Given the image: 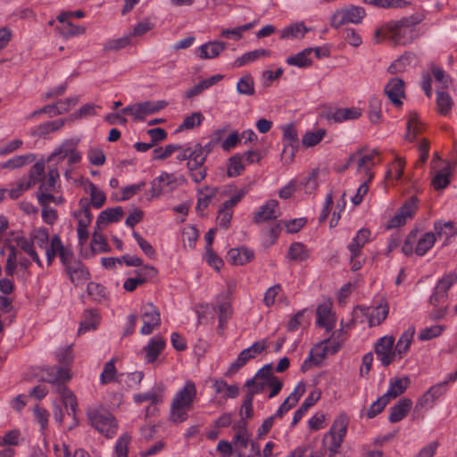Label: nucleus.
Here are the masks:
<instances>
[{"label": "nucleus", "mask_w": 457, "mask_h": 457, "mask_svg": "<svg viewBox=\"0 0 457 457\" xmlns=\"http://www.w3.org/2000/svg\"><path fill=\"white\" fill-rule=\"evenodd\" d=\"M349 420L345 414L339 415L329 431L322 438V447L313 452L311 445L295 449L287 457H337L346 435Z\"/></svg>", "instance_id": "1"}, {"label": "nucleus", "mask_w": 457, "mask_h": 457, "mask_svg": "<svg viewBox=\"0 0 457 457\" xmlns=\"http://www.w3.org/2000/svg\"><path fill=\"white\" fill-rule=\"evenodd\" d=\"M425 19L424 14L415 13L408 17H403L397 21H391L384 25V30L389 34V40L395 45H403L411 43L418 34L415 26Z\"/></svg>", "instance_id": "2"}, {"label": "nucleus", "mask_w": 457, "mask_h": 457, "mask_svg": "<svg viewBox=\"0 0 457 457\" xmlns=\"http://www.w3.org/2000/svg\"><path fill=\"white\" fill-rule=\"evenodd\" d=\"M272 370V364L264 365L245 383L244 386L248 388V391L253 395L262 394L269 388L268 397L270 399L275 397L281 391L283 381L273 374Z\"/></svg>", "instance_id": "3"}, {"label": "nucleus", "mask_w": 457, "mask_h": 457, "mask_svg": "<svg viewBox=\"0 0 457 457\" xmlns=\"http://www.w3.org/2000/svg\"><path fill=\"white\" fill-rule=\"evenodd\" d=\"M87 416L92 427L107 438L113 437L118 430V424L113 415L104 409H91Z\"/></svg>", "instance_id": "4"}, {"label": "nucleus", "mask_w": 457, "mask_h": 457, "mask_svg": "<svg viewBox=\"0 0 457 457\" xmlns=\"http://www.w3.org/2000/svg\"><path fill=\"white\" fill-rule=\"evenodd\" d=\"M205 160L206 154H204L203 146L200 144H196L194 146L192 156L187 162L190 176L196 183L201 182L206 177V168L204 165Z\"/></svg>", "instance_id": "5"}, {"label": "nucleus", "mask_w": 457, "mask_h": 457, "mask_svg": "<svg viewBox=\"0 0 457 457\" xmlns=\"http://www.w3.org/2000/svg\"><path fill=\"white\" fill-rule=\"evenodd\" d=\"M394 345L395 337L393 336L380 337L374 345V352L384 367H388L397 356Z\"/></svg>", "instance_id": "6"}, {"label": "nucleus", "mask_w": 457, "mask_h": 457, "mask_svg": "<svg viewBox=\"0 0 457 457\" xmlns=\"http://www.w3.org/2000/svg\"><path fill=\"white\" fill-rule=\"evenodd\" d=\"M418 198L416 196L410 197L392 217L387 225V228H395L401 227L406 223L408 218H411L415 213L418 206Z\"/></svg>", "instance_id": "7"}, {"label": "nucleus", "mask_w": 457, "mask_h": 457, "mask_svg": "<svg viewBox=\"0 0 457 457\" xmlns=\"http://www.w3.org/2000/svg\"><path fill=\"white\" fill-rule=\"evenodd\" d=\"M379 152L378 150H372L368 154H364V149L361 148L357 150L351 156H354V162L357 166L358 171H363L368 176V181H371L373 179V173L371 169L376 165V159L378 157Z\"/></svg>", "instance_id": "8"}, {"label": "nucleus", "mask_w": 457, "mask_h": 457, "mask_svg": "<svg viewBox=\"0 0 457 457\" xmlns=\"http://www.w3.org/2000/svg\"><path fill=\"white\" fill-rule=\"evenodd\" d=\"M42 370L46 374V377L42 378L40 380L53 385L54 390L60 385L66 386V383L71 378L67 367L48 366L43 368Z\"/></svg>", "instance_id": "9"}, {"label": "nucleus", "mask_w": 457, "mask_h": 457, "mask_svg": "<svg viewBox=\"0 0 457 457\" xmlns=\"http://www.w3.org/2000/svg\"><path fill=\"white\" fill-rule=\"evenodd\" d=\"M385 95L396 107L403 105V99L406 98L405 82L399 78L391 79L384 88Z\"/></svg>", "instance_id": "10"}, {"label": "nucleus", "mask_w": 457, "mask_h": 457, "mask_svg": "<svg viewBox=\"0 0 457 457\" xmlns=\"http://www.w3.org/2000/svg\"><path fill=\"white\" fill-rule=\"evenodd\" d=\"M143 326L141 327V334L150 335L153 330L161 324V315L154 303H149L143 307L142 313Z\"/></svg>", "instance_id": "11"}, {"label": "nucleus", "mask_w": 457, "mask_h": 457, "mask_svg": "<svg viewBox=\"0 0 457 457\" xmlns=\"http://www.w3.org/2000/svg\"><path fill=\"white\" fill-rule=\"evenodd\" d=\"M331 306L332 303L327 301L319 304L316 311L317 325L324 327L327 331H331L336 326V316L331 312Z\"/></svg>", "instance_id": "12"}, {"label": "nucleus", "mask_w": 457, "mask_h": 457, "mask_svg": "<svg viewBox=\"0 0 457 457\" xmlns=\"http://www.w3.org/2000/svg\"><path fill=\"white\" fill-rule=\"evenodd\" d=\"M65 270L71 282L76 287L83 285L90 278L88 270L80 261L71 262Z\"/></svg>", "instance_id": "13"}, {"label": "nucleus", "mask_w": 457, "mask_h": 457, "mask_svg": "<svg viewBox=\"0 0 457 457\" xmlns=\"http://www.w3.org/2000/svg\"><path fill=\"white\" fill-rule=\"evenodd\" d=\"M278 205V203L277 200L268 201L258 212H255L253 221L255 223H262L277 219L280 215Z\"/></svg>", "instance_id": "14"}, {"label": "nucleus", "mask_w": 457, "mask_h": 457, "mask_svg": "<svg viewBox=\"0 0 457 457\" xmlns=\"http://www.w3.org/2000/svg\"><path fill=\"white\" fill-rule=\"evenodd\" d=\"M176 184L177 179L174 174L162 172L151 183V198L159 196L166 187L172 189L173 186Z\"/></svg>", "instance_id": "15"}, {"label": "nucleus", "mask_w": 457, "mask_h": 457, "mask_svg": "<svg viewBox=\"0 0 457 457\" xmlns=\"http://www.w3.org/2000/svg\"><path fill=\"white\" fill-rule=\"evenodd\" d=\"M196 386L195 384L188 380L186 382L184 387L179 390L175 397L173 398V402L176 403H180L186 407L192 408L193 403L196 398Z\"/></svg>", "instance_id": "16"}, {"label": "nucleus", "mask_w": 457, "mask_h": 457, "mask_svg": "<svg viewBox=\"0 0 457 457\" xmlns=\"http://www.w3.org/2000/svg\"><path fill=\"white\" fill-rule=\"evenodd\" d=\"M448 382L445 381L431 386L415 405L416 410L424 408L427 405H432L434 402L445 391Z\"/></svg>", "instance_id": "17"}, {"label": "nucleus", "mask_w": 457, "mask_h": 457, "mask_svg": "<svg viewBox=\"0 0 457 457\" xmlns=\"http://www.w3.org/2000/svg\"><path fill=\"white\" fill-rule=\"evenodd\" d=\"M254 257L252 250L246 247L232 248L228 252V261L233 265H245Z\"/></svg>", "instance_id": "18"}, {"label": "nucleus", "mask_w": 457, "mask_h": 457, "mask_svg": "<svg viewBox=\"0 0 457 457\" xmlns=\"http://www.w3.org/2000/svg\"><path fill=\"white\" fill-rule=\"evenodd\" d=\"M165 345L166 343L162 337H154L151 338L144 348L146 361L149 363L154 362L159 354L163 351Z\"/></svg>", "instance_id": "19"}, {"label": "nucleus", "mask_w": 457, "mask_h": 457, "mask_svg": "<svg viewBox=\"0 0 457 457\" xmlns=\"http://www.w3.org/2000/svg\"><path fill=\"white\" fill-rule=\"evenodd\" d=\"M55 393L61 395L65 408H71V412L68 411V415H72L74 419H76L78 403L75 395L71 390H69L66 386L62 385H60L57 388H55Z\"/></svg>", "instance_id": "20"}, {"label": "nucleus", "mask_w": 457, "mask_h": 457, "mask_svg": "<svg viewBox=\"0 0 457 457\" xmlns=\"http://www.w3.org/2000/svg\"><path fill=\"white\" fill-rule=\"evenodd\" d=\"M412 405L411 399L403 398L401 399L397 404H395L390 409L389 420L392 423H395L403 420L407 413L410 411Z\"/></svg>", "instance_id": "21"}, {"label": "nucleus", "mask_w": 457, "mask_h": 457, "mask_svg": "<svg viewBox=\"0 0 457 457\" xmlns=\"http://www.w3.org/2000/svg\"><path fill=\"white\" fill-rule=\"evenodd\" d=\"M123 214L124 212L120 206L108 208L103 211L96 220L97 228L100 229L103 225L107 223L119 221L122 218Z\"/></svg>", "instance_id": "22"}, {"label": "nucleus", "mask_w": 457, "mask_h": 457, "mask_svg": "<svg viewBox=\"0 0 457 457\" xmlns=\"http://www.w3.org/2000/svg\"><path fill=\"white\" fill-rule=\"evenodd\" d=\"M167 105L165 101H158L156 103L146 101L137 104V120H144L145 115L154 113Z\"/></svg>", "instance_id": "23"}, {"label": "nucleus", "mask_w": 457, "mask_h": 457, "mask_svg": "<svg viewBox=\"0 0 457 457\" xmlns=\"http://www.w3.org/2000/svg\"><path fill=\"white\" fill-rule=\"evenodd\" d=\"M388 312V303L385 297H382L369 319L370 327L381 324L386 319Z\"/></svg>", "instance_id": "24"}, {"label": "nucleus", "mask_w": 457, "mask_h": 457, "mask_svg": "<svg viewBox=\"0 0 457 457\" xmlns=\"http://www.w3.org/2000/svg\"><path fill=\"white\" fill-rule=\"evenodd\" d=\"M226 44L224 42L213 41L204 44L200 46L199 57L202 59H211L217 57L224 49Z\"/></svg>", "instance_id": "25"}, {"label": "nucleus", "mask_w": 457, "mask_h": 457, "mask_svg": "<svg viewBox=\"0 0 457 457\" xmlns=\"http://www.w3.org/2000/svg\"><path fill=\"white\" fill-rule=\"evenodd\" d=\"M321 392L319 389H315L310 393L309 396L304 400L303 403L299 407V409L295 412L292 425H295L303 416V414L307 411V410L314 405L317 401L320 398Z\"/></svg>", "instance_id": "26"}, {"label": "nucleus", "mask_w": 457, "mask_h": 457, "mask_svg": "<svg viewBox=\"0 0 457 457\" xmlns=\"http://www.w3.org/2000/svg\"><path fill=\"white\" fill-rule=\"evenodd\" d=\"M370 231L367 228H361L356 237L353 239V242L349 245L348 248L352 253L353 258H356L360 255L361 250L369 240Z\"/></svg>", "instance_id": "27"}, {"label": "nucleus", "mask_w": 457, "mask_h": 457, "mask_svg": "<svg viewBox=\"0 0 457 457\" xmlns=\"http://www.w3.org/2000/svg\"><path fill=\"white\" fill-rule=\"evenodd\" d=\"M78 143L74 140L64 141L54 152L48 157V162L56 160L57 162L63 161L69 156L72 150L77 147Z\"/></svg>", "instance_id": "28"}, {"label": "nucleus", "mask_w": 457, "mask_h": 457, "mask_svg": "<svg viewBox=\"0 0 457 457\" xmlns=\"http://www.w3.org/2000/svg\"><path fill=\"white\" fill-rule=\"evenodd\" d=\"M414 333H415L414 328L413 327L409 328L405 332H403L402 334V336L398 339L396 345H395V349H396L397 356L399 357V359H402L403 355H404L410 349Z\"/></svg>", "instance_id": "29"}, {"label": "nucleus", "mask_w": 457, "mask_h": 457, "mask_svg": "<svg viewBox=\"0 0 457 457\" xmlns=\"http://www.w3.org/2000/svg\"><path fill=\"white\" fill-rule=\"evenodd\" d=\"M410 378L408 377L400 378L391 382L389 388L386 394H384L390 401L391 398H396L397 396L403 394L410 384Z\"/></svg>", "instance_id": "30"}, {"label": "nucleus", "mask_w": 457, "mask_h": 457, "mask_svg": "<svg viewBox=\"0 0 457 457\" xmlns=\"http://www.w3.org/2000/svg\"><path fill=\"white\" fill-rule=\"evenodd\" d=\"M452 174V167L450 162H446V166L432 179L431 185L436 190L445 188L450 184V176Z\"/></svg>", "instance_id": "31"}, {"label": "nucleus", "mask_w": 457, "mask_h": 457, "mask_svg": "<svg viewBox=\"0 0 457 457\" xmlns=\"http://www.w3.org/2000/svg\"><path fill=\"white\" fill-rule=\"evenodd\" d=\"M422 131V123L419 120L418 114L411 112L409 114V120L407 122V133L405 135L406 140L411 142L415 139L416 136Z\"/></svg>", "instance_id": "32"}, {"label": "nucleus", "mask_w": 457, "mask_h": 457, "mask_svg": "<svg viewBox=\"0 0 457 457\" xmlns=\"http://www.w3.org/2000/svg\"><path fill=\"white\" fill-rule=\"evenodd\" d=\"M58 179L59 171L57 167L50 168L47 175L44 176L40 180L39 192H51L54 188L55 182Z\"/></svg>", "instance_id": "33"}, {"label": "nucleus", "mask_w": 457, "mask_h": 457, "mask_svg": "<svg viewBox=\"0 0 457 457\" xmlns=\"http://www.w3.org/2000/svg\"><path fill=\"white\" fill-rule=\"evenodd\" d=\"M219 312V325L217 328L218 333L222 336L224 328L228 320L232 316V307L231 304L228 302L221 303L217 306Z\"/></svg>", "instance_id": "34"}, {"label": "nucleus", "mask_w": 457, "mask_h": 457, "mask_svg": "<svg viewBox=\"0 0 457 457\" xmlns=\"http://www.w3.org/2000/svg\"><path fill=\"white\" fill-rule=\"evenodd\" d=\"M99 324V316L95 310H87L85 312V319L80 322L78 333L81 334L91 329H96Z\"/></svg>", "instance_id": "35"}, {"label": "nucleus", "mask_w": 457, "mask_h": 457, "mask_svg": "<svg viewBox=\"0 0 457 457\" xmlns=\"http://www.w3.org/2000/svg\"><path fill=\"white\" fill-rule=\"evenodd\" d=\"M90 248L93 256L97 253H107L110 251V246L106 239L97 231L93 233Z\"/></svg>", "instance_id": "36"}, {"label": "nucleus", "mask_w": 457, "mask_h": 457, "mask_svg": "<svg viewBox=\"0 0 457 457\" xmlns=\"http://www.w3.org/2000/svg\"><path fill=\"white\" fill-rule=\"evenodd\" d=\"M217 188L205 187L198 190L197 211H203L209 205L211 200L216 195Z\"/></svg>", "instance_id": "37"}, {"label": "nucleus", "mask_w": 457, "mask_h": 457, "mask_svg": "<svg viewBox=\"0 0 457 457\" xmlns=\"http://www.w3.org/2000/svg\"><path fill=\"white\" fill-rule=\"evenodd\" d=\"M436 237L433 232L425 233L419 240L415 248V253L424 255L435 244Z\"/></svg>", "instance_id": "38"}, {"label": "nucleus", "mask_w": 457, "mask_h": 457, "mask_svg": "<svg viewBox=\"0 0 457 457\" xmlns=\"http://www.w3.org/2000/svg\"><path fill=\"white\" fill-rule=\"evenodd\" d=\"M342 11L347 23H360L366 15L363 8L355 5L344 8Z\"/></svg>", "instance_id": "39"}, {"label": "nucleus", "mask_w": 457, "mask_h": 457, "mask_svg": "<svg viewBox=\"0 0 457 457\" xmlns=\"http://www.w3.org/2000/svg\"><path fill=\"white\" fill-rule=\"evenodd\" d=\"M436 95L437 112L442 115H447L453 105L452 97L449 94L440 90L437 91Z\"/></svg>", "instance_id": "40"}, {"label": "nucleus", "mask_w": 457, "mask_h": 457, "mask_svg": "<svg viewBox=\"0 0 457 457\" xmlns=\"http://www.w3.org/2000/svg\"><path fill=\"white\" fill-rule=\"evenodd\" d=\"M312 52V48H305L297 54L289 56L287 59V62L289 65H294L297 67L310 66L312 64V60L309 58V55L311 54Z\"/></svg>", "instance_id": "41"}, {"label": "nucleus", "mask_w": 457, "mask_h": 457, "mask_svg": "<svg viewBox=\"0 0 457 457\" xmlns=\"http://www.w3.org/2000/svg\"><path fill=\"white\" fill-rule=\"evenodd\" d=\"M30 239L32 240L33 247L37 246L40 249H45L49 243V234L46 228H35L30 233Z\"/></svg>", "instance_id": "42"}, {"label": "nucleus", "mask_w": 457, "mask_h": 457, "mask_svg": "<svg viewBox=\"0 0 457 457\" xmlns=\"http://www.w3.org/2000/svg\"><path fill=\"white\" fill-rule=\"evenodd\" d=\"M288 256L295 262H304L309 257V250L302 243H293L288 250Z\"/></svg>", "instance_id": "43"}, {"label": "nucleus", "mask_w": 457, "mask_h": 457, "mask_svg": "<svg viewBox=\"0 0 457 457\" xmlns=\"http://www.w3.org/2000/svg\"><path fill=\"white\" fill-rule=\"evenodd\" d=\"M190 409V407H186L172 401L170 413V420L174 423H181L185 421L188 417L187 412Z\"/></svg>", "instance_id": "44"}, {"label": "nucleus", "mask_w": 457, "mask_h": 457, "mask_svg": "<svg viewBox=\"0 0 457 457\" xmlns=\"http://www.w3.org/2000/svg\"><path fill=\"white\" fill-rule=\"evenodd\" d=\"M270 55V52L266 49H256L243 54L235 62L237 66H243L248 62H253L260 57H267Z\"/></svg>", "instance_id": "45"}, {"label": "nucleus", "mask_w": 457, "mask_h": 457, "mask_svg": "<svg viewBox=\"0 0 457 457\" xmlns=\"http://www.w3.org/2000/svg\"><path fill=\"white\" fill-rule=\"evenodd\" d=\"M307 31H309V29L306 28L303 22L295 23L286 27L281 31L280 38L297 37L299 36L303 37Z\"/></svg>", "instance_id": "46"}, {"label": "nucleus", "mask_w": 457, "mask_h": 457, "mask_svg": "<svg viewBox=\"0 0 457 457\" xmlns=\"http://www.w3.org/2000/svg\"><path fill=\"white\" fill-rule=\"evenodd\" d=\"M15 240L17 242L18 246H20L24 252H26L38 266L42 265L39 256L37 253L35 248L33 247L32 240L30 239V237L28 239L24 237H16Z\"/></svg>", "instance_id": "47"}, {"label": "nucleus", "mask_w": 457, "mask_h": 457, "mask_svg": "<svg viewBox=\"0 0 457 457\" xmlns=\"http://www.w3.org/2000/svg\"><path fill=\"white\" fill-rule=\"evenodd\" d=\"M237 90L241 95L253 96L254 90V81L250 74L243 76L237 84Z\"/></svg>", "instance_id": "48"}, {"label": "nucleus", "mask_w": 457, "mask_h": 457, "mask_svg": "<svg viewBox=\"0 0 457 457\" xmlns=\"http://www.w3.org/2000/svg\"><path fill=\"white\" fill-rule=\"evenodd\" d=\"M34 154L18 155L1 164L4 169H17L34 161Z\"/></svg>", "instance_id": "49"}, {"label": "nucleus", "mask_w": 457, "mask_h": 457, "mask_svg": "<svg viewBox=\"0 0 457 457\" xmlns=\"http://www.w3.org/2000/svg\"><path fill=\"white\" fill-rule=\"evenodd\" d=\"M361 112L359 108H345L339 109L334 113V120L336 121H344L346 120H354L361 117Z\"/></svg>", "instance_id": "50"}, {"label": "nucleus", "mask_w": 457, "mask_h": 457, "mask_svg": "<svg viewBox=\"0 0 457 457\" xmlns=\"http://www.w3.org/2000/svg\"><path fill=\"white\" fill-rule=\"evenodd\" d=\"M249 434H235L233 437V444L236 451L237 452L238 457H246V450L249 445Z\"/></svg>", "instance_id": "51"}, {"label": "nucleus", "mask_w": 457, "mask_h": 457, "mask_svg": "<svg viewBox=\"0 0 457 457\" xmlns=\"http://www.w3.org/2000/svg\"><path fill=\"white\" fill-rule=\"evenodd\" d=\"M115 360L112 359L110 361H107L104 366V370L100 375V382L103 385L112 383L115 379V376L117 373L115 365Z\"/></svg>", "instance_id": "52"}, {"label": "nucleus", "mask_w": 457, "mask_h": 457, "mask_svg": "<svg viewBox=\"0 0 457 457\" xmlns=\"http://www.w3.org/2000/svg\"><path fill=\"white\" fill-rule=\"evenodd\" d=\"M430 71L435 79L441 84V87L443 89L449 87V86L452 84V79L448 74L445 72V71H443L442 68L435 64H431Z\"/></svg>", "instance_id": "53"}, {"label": "nucleus", "mask_w": 457, "mask_h": 457, "mask_svg": "<svg viewBox=\"0 0 457 457\" xmlns=\"http://www.w3.org/2000/svg\"><path fill=\"white\" fill-rule=\"evenodd\" d=\"M253 359V355L247 353L245 350H243L238 354L237 360L233 361L228 369L227 375L237 373L243 366H245L248 361Z\"/></svg>", "instance_id": "54"}, {"label": "nucleus", "mask_w": 457, "mask_h": 457, "mask_svg": "<svg viewBox=\"0 0 457 457\" xmlns=\"http://www.w3.org/2000/svg\"><path fill=\"white\" fill-rule=\"evenodd\" d=\"M44 172L45 163L42 162H36L29 170V179L26 183L29 184V187H32L36 183L40 182V180L44 177Z\"/></svg>", "instance_id": "55"}, {"label": "nucleus", "mask_w": 457, "mask_h": 457, "mask_svg": "<svg viewBox=\"0 0 457 457\" xmlns=\"http://www.w3.org/2000/svg\"><path fill=\"white\" fill-rule=\"evenodd\" d=\"M89 191H90V204H92L95 208H101L106 200L105 195L103 191L97 189V187L92 183L88 184Z\"/></svg>", "instance_id": "56"}, {"label": "nucleus", "mask_w": 457, "mask_h": 457, "mask_svg": "<svg viewBox=\"0 0 457 457\" xmlns=\"http://www.w3.org/2000/svg\"><path fill=\"white\" fill-rule=\"evenodd\" d=\"M253 395L247 391L246 395L244 397L243 403L240 407L239 414L241 418L245 420L251 419L253 416Z\"/></svg>", "instance_id": "57"}, {"label": "nucleus", "mask_w": 457, "mask_h": 457, "mask_svg": "<svg viewBox=\"0 0 457 457\" xmlns=\"http://www.w3.org/2000/svg\"><path fill=\"white\" fill-rule=\"evenodd\" d=\"M199 237L198 230L192 226L186 227L182 232V241L184 246L193 248Z\"/></svg>", "instance_id": "58"}, {"label": "nucleus", "mask_w": 457, "mask_h": 457, "mask_svg": "<svg viewBox=\"0 0 457 457\" xmlns=\"http://www.w3.org/2000/svg\"><path fill=\"white\" fill-rule=\"evenodd\" d=\"M157 269L150 265H141L139 269L135 270L136 278L143 279V284L154 278L157 275Z\"/></svg>", "instance_id": "59"}, {"label": "nucleus", "mask_w": 457, "mask_h": 457, "mask_svg": "<svg viewBox=\"0 0 457 457\" xmlns=\"http://www.w3.org/2000/svg\"><path fill=\"white\" fill-rule=\"evenodd\" d=\"M326 134L325 129H318L313 132H307L302 139L303 145L306 147L314 146L319 144Z\"/></svg>", "instance_id": "60"}, {"label": "nucleus", "mask_w": 457, "mask_h": 457, "mask_svg": "<svg viewBox=\"0 0 457 457\" xmlns=\"http://www.w3.org/2000/svg\"><path fill=\"white\" fill-rule=\"evenodd\" d=\"M203 120L204 116L201 112H194L185 118L182 124L179 125L178 131L194 129L195 127L199 126Z\"/></svg>", "instance_id": "61"}, {"label": "nucleus", "mask_w": 457, "mask_h": 457, "mask_svg": "<svg viewBox=\"0 0 457 457\" xmlns=\"http://www.w3.org/2000/svg\"><path fill=\"white\" fill-rule=\"evenodd\" d=\"M64 125L63 120H56L39 125L36 130V134L38 136L46 135L50 132L60 129Z\"/></svg>", "instance_id": "62"}, {"label": "nucleus", "mask_w": 457, "mask_h": 457, "mask_svg": "<svg viewBox=\"0 0 457 457\" xmlns=\"http://www.w3.org/2000/svg\"><path fill=\"white\" fill-rule=\"evenodd\" d=\"M245 169V166L242 164V158L239 155H234L229 158L228 165V175L229 177H237L241 171Z\"/></svg>", "instance_id": "63"}, {"label": "nucleus", "mask_w": 457, "mask_h": 457, "mask_svg": "<svg viewBox=\"0 0 457 457\" xmlns=\"http://www.w3.org/2000/svg\"><path fill=\"white\" fill-rule=\"evenodd\" d=\"M130 440L131 436L128 434H124L119 438L115 445L117 457H128Z\"/></svg>", "instance_id": "64"}]
</instances>
